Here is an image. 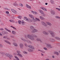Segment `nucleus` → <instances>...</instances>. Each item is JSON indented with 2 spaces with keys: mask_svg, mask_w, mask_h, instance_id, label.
<instances>
[{
  "mask_svg": "<svg viewBox=\"0 0 60 60\" xmlns=\"http://www.w3.org/2000/svg\"><path fill=\"white\" fill-rule=\"evenodd\" d=\"M24 37L26 39H27L29 38V39L31 40L32 41H34L35 40V38L34 37L37 38V36L33 34H28L27 35H24Z\"/></svg>",
  "mask_w": 60,
  "mask_h": 60,
  "instance_id": "f257e3e1",
  "label": "nucleus"
},
{
  "mask_svg": "<svg viewBox=\"0 0 60 60\" xmlns=\"http://www.w3.org/2000/svg\"><path fill=\"white\" fill-rule=\"evenodd\" d=\"M48 32L50 33V34L51 35V36L52 37H54L55 36V35H56V34L54 33V32L50 30H49L48 31Z\"/></svg>",
  "mask_w": 60,
  "mask_h": 60,
  "instance_id": "f03ea898",
  "label": "nucleus"
},
{
  "mask_svg": "<svg viewBox=\"0 0 60 60\" xmlns=\"http://www.w3.org/2000/svg\"><path fill=\"white\" fill-rule=\"evenodd\" d=\"M21 39L23 41H26L28 43H30L31 44H32V42L29 40H26L25 39H24V38H21Z\"/></svg>",
  "mask_w": 60,
  "mask_h": 60,
  "instance_id": "7ed1b4c3",
  "label": "nucleus"
},
{
  "mask_svg": "<svg viewBox=\"0 0 60 60\" xmlns=\"http://www.w3.org/2000/svg\"><path fill=\"white\" fill-rule=\"evenodd\" d=\"M5 55L7 57H9L10 59H11V58L13 57V56L12 55H11L9 53H6Z\"/></svg>",
  "mask_w": 60,
  "mask_h": 60,
  "instance_id": "20e7f679",
  "label": "nucleus"
},
{
  "mask_svg": "<svg viewBox=\"0 0 60 60\" xmlns=\"http://www.w3.org/2000/svg\"><path fill=\"white\" fill-rule=\"evenodd\" d=\"M46 47L48 49H51L53 48V46H51V45L49 43L46 44Z\"/></svg>",
  "mask_w": 60,
  "mask_h": 60,
  "instance_id": "39448f33",
  "label": "nucleus"
},
{
  "mask_svg": "<svg viewBox=\"0 0 60 60\" xmlns=\"http://www.w3.org/2000/svg\"><path fill=\"white\" fill-rule=\"evenodd\" d=\"M29 16L31 18L33 19L32 21L33 22H36V19H34V16H33V15L30 14L29 15Z\"/></svg>",
  "mask_w": 60,
  "mask_h": 60,
  "instance_id": "423d86ee",
  "label": "nucleus"
},
{
  "mask_svg": "<svg viewBox=\"0 0 60 60\" xmlns=\"http://www.w3.org/2000/svg\"><path fill=\"white\" fill-rule=\"evenodd\" d=\"M38 32V30L35 29H34L32 30L31 33H34L35 32Z\"/></svg>",
  "mask_w": 60,
  "mask_h": 60,
  "instance_id": "0eeeda50",
  "label": "nucleus"
},
{
  "mask_svg": "<svg viewBox=\"0 0 60 60\" xmlns=\"http://www.w3.org/2000/svg\"><path fill=\"white\" fill-rule=\"evenodd\" d=\"M41 23L44 26H47V24L46 23L43 22H42Z\"/></svg>",
  "mask_w": 60,
  "mask_h": 60,
  "instance_id": "6e6552de",
  "label": "nucleus"
},
{
  "mask_svg": "<svg viewBox=\"0 0 60 60\" xmlns=\"http://www.w3.org/2000/svg\"><path fill=\"white\" fill-rule=\"evenodd\" d=\"M11 11L13 12L14 13H15V14H16L17 13V11L14 10V9H12L11 10Z\"/></svg>",
  "mask_w": 60,
  "mask_h": 60,
  "instance_id": "1a4fd4ad",
  "label": "nucleus"
},
{
  "mask_svg": "<svg viewBox=\"0 0 60 60\" xmlns=\"http://www.w3.org/2000/svg\"><path fill=\"white\" fill-rule=\"evenodd\" d=\"M49 40L50 41L52 42H54V41H55V39L52 38H49Z\"/></svg>",
  "mask_w": 60,
  "mask_h": 60,
  "instance_id": "9d476101",
  "label": "nucleus"
},
{
  "mask_svg": "<svg viewBox=\"0 0 60 60\" xmlns=\"http://www.w3.org/2000/svg\"><path fill=\"white\" fill-rule=\"evenodd\" d=\"M51 12L52 15H55V12L54 10H51Z\"/></svg>",
  "mask_w": 60,
  "mask_h": 60,
  "instance_id": "9b49d317",
  "label": "nucleus"
},
{
  "mask_svg": "<svg viewBox=\"0 0 60 60\" xmlns=\"http://www.w3.org/2000/svg\"><path fill=\"white\" fill-rule=\"evenodd\" d=\"M19 46L21 49H23V46H24V45L22 43L20 44Z\"/></svg>",
  "mask_w": 60,
  "mask_h": 60,
  "instance_id": "f8f14e48",
  "label": "nucleus"
},
{
  "mask_svg": "<svg viewBox=\"0 0 60 60\" xmlns=\"http://www.w3.org/2000/svg\"><path fill=\"white\" fill-rule=\"evenodd\" d=\"M26 6L27 8H29V9H31V6L28 5L27 4H26Z\"/></svg>",
  "mask_w": 60,
  "mask_h": 60,
  "instance_id": "ddd939ff",
  "label": "nucleus"
},
{
  "mask_svg": "<svg viewBox=\"0 0 60 60\" xmlns=\"http://www.w3.org/2000/svg\"><path fill=\"white\" fill-rule=\"evenodd\" d=\"M43 33L45 35H48L49 34V33L48 32H46L45 31H43Z\"/></svg>",
  "mask_w": 60,
  "mask_h": 60,
  "instance_id": "4468645a",
  "label": "nucleus"
},
{
  "mask_svg": "<svg viewBox=\"0 0 60 60\" xmlns=\"http://www.w3.org/2000/svg\"><path fill=\"white\" fill-rule=\"evenodd\" d=\"M41 9H42V10H44V11H47V10H46V9L45 8L43 7H41Z\"/></svg>",
  "mask_w": 60,
  "mask_h": 60,
  "instance_id": "2eb2a0df",
  "label": "nucleus"
},
{
  "mask_svg": "<svg viewBox=\"0 0 60 60\" xmlns=\"http://www.w3.org/2000/svg\"><path fill=\"white\" fill-rule=\"evenodd\" d=\"M46 23L47 25H49V26H52V24H51L49 22H46Z\"/></svg>",
  "mask_w": 60,
  "mask_h": 60,
  "instance_id": "dca6fc26",
  "label": "nucleus"
},
{
  "mask_svg": "<svg viewBox=\"0 0 60 60\" xmlns=\"http://www.w3.org/2000/svg\"><path fill=\"white\" fill-rule=\"evenodd\" d=\"M4 41L5 42H6V43H8V44H10H10H11V43L9 41H8L7 40H4Z\"/></svg>",
  "mask_w": 60,
  "mask_h": 60,
  "instance_id": "f3484780",
  "label": "nucleus"
},
{
  "mask_svg": "<svg viewBox=\"0 0 60 60\" xmlns=\"http://www.w3.org/2000/svg\"><path fill=\"white\" fill-rule=\"evenodd\" d=\"M55 39L57 40H60V38L58 37H56Z\"/></svg>",
  "mask_w": 60,
  "mask_h": 60,
  "instance_id": "a211bd4d",
  "label": "nucleus"
},
{
  "mask_svg": "<svg viewBox=\"0 0 60 60\" xmlns=\"http://www.w3.org/2000/svg\"><path fill=\"white\" fill-rule=\"evenodd\" d=\"M17 55L18 56H19L20 57H22L23 56L20 53H18L17 54Z\"/></svg>",
  "mask_w": 60,
  "mask_h": 60,
  "instance_id": "6ab92c4d",
  "label": "nucleus"
},
{
  "mask_svg": "<svg viewBox=\"0 0 60 60\" xmlns=\"http://www.w3.org/2000/svg\"><path fill=\"white\" fill-rule=\"evenodd\" d=\"M28 50L29 52H33L34 51V50L32 49H28Z\"/></svg>",
  "mask_w": 60,
  "mask_h": 60,
  "instance_id": "aec40b11",
  "label": "nucleus"
},
{
  "mask_svg": "<svg viewBox=\"0 0 60 60\" xmlns=\"http://www.w3.org/2000/svg\"><path fill=\"white\" fill-rule=\"evenodd\" d=\"M13 5L15 6H19V4H18L16 3H14L13 4Z\"/></svg>",
  "mask_w": 60,
  "mask_h": 60,
  "instance_id": "412c9836",
  "label": "nucleus"
},
{
  "mask_svg": "<svg viewBox=\"0 0 60 60\" xmlns=\"http://www.w3.org/2000/svg\"><path fill=\"white\" fill-rule=\"evenodd\" d=\"M40 18L41 19H42V20H44L45 19V18L42 16H40Z\"/></svg>",
  "mask_w": 60,
  "mask_h": 60,
  "instance_id": "4be33fe9",
  "label": "nucleus"
},
{
  "mask_svg": "<svg viewBox=\"0 0 60 60\" xmlns=\"http://www.w3.org/2000/svg\"><path fill=\"white\" fill-rule=\"evenodd\" d=\"M6 31H2L1 32V33L2 34H6Z\"/></svg>",
  "mask_w": 60,
  "mask_h": 60,
  "instance_id": "5701e85b",
  "label": "nucleus"
},
{
  "mask_svg": "<svg viewBox=\"0 0 60 60\" xmlns=\"http://www.w3.org/2000/svg\"><path fill=\"white\" fill-rule=\"evenodd\" d=\"M12 34H13L14 35H15L16 34V32L14 31H12Z\"/></svg>",
  "mask_w": 60,
  "mask_h": 60,
  "instance_id": "b1692460",
  "label": "nucleus"
},
{
  "mask_svg": "<svg viewBox=\"0 0 60 60\" xmlns=\"http://www.w3.org/2000/svg\"><path fill=\"white\" fill-rule=\"evenodd\" d=\"M30 28L31 30H33V29H34V27L33 26H31L30 27Z\"/></svg>",
  "mask_w": 60,
  "mask_h": 60,
  "instance_id": "393cba45",
  "label": "nucleus"
},
{
  "mask_svg": "<svg viewBox=\"0 0 60 60\" xmlns=\"http://www.w3.org/2000/svg\"><path fill=\"white\" fill-rule=\"evenodd\" d=\"M31 12H32V13H33L34 14H37V13L36 12H34L33 11H31Z\"/></svg>",
  "mask_w": 60,
  "mask_h": 60,
  "instance_id": "a878e982",
  "label": "nucleus"
},
{
  "mask_svg": "<svg viewBox=\"0 0 60 60\" xmlns=\"http://www.w3.org/2000/svg\"><path fill=\"white\" fill-rule=\"evenodd\" d=\"M13 45L15 46L16 47H17L18 46V45L15 43H13Z\"/></svg>",
  "mask_w": 60,
  "mask_h": 60,
  "instance_id": "bb28decb",
  "label": "nucleus"
},
{
  "mask_svg": "<svg viewBox=\"0 0 60 60\" xmlns=\"http://www.w3.org/2000/svg\"><path fill=\"white\" fill-rule=\"evenodd\" d=\"M54 54H56L57 56H58V55H59V53H58V52H54Z\"/></svg>",
  "mask_w": 60,
  "mask_h": 60,
  "instance_id": "cd10ccee",
  "label": "nucleus"
},
{
  "mask_svg": "<svg viewBox=\"0 0 60 60\" xmlns=\"http://www.w3.org/2000/svg\"><path fill=\"white\" fill-rule=\"evenodd\" d=\"M24 19H25V20H26V21H29V20L28 19H27V17H24Z\"/></svg>",
  "mask_w": 60,
  "mask_h": 60,
  "instance_id": "c85d7f7f",
  "label": "nucleus"
},
{
  "mask_svg": "<svg viewBox=\"0 0 60 60\" xmlns=\"http://www.w3.org/2000/svg\"><path fill=\"white\" fill-rule=\"evenodd\" d=\"M21 22H22L21 23L22 25H25V22H24V21L22 20V21Z\"/></svg>",
  "mask_w": 60,
  "mask_h": 60,
  "instance_id": "c756f323",
  "label": "nucleus"
},
{
  "mask_svg": "<svg viewBox=\"0 0 60 60\" xmlns=\"http://www.w3.org/2000/svg\"><path fill=\"white\" fill-rule=\"evenodd\" d=\"M39 11L40 13L41 14H42L43 13H44V12L42 10H40Z\"/></svg>",
  "mask_w": 60,
  "mask_h": 60,
  "instance_id": "7c9ffc66",
  "label": "nucleus"
},
{
  "mask_svg": "<svg viewBox=\"0 0 60 60\" xmlns=\"http://www.w3.org/2000/svg\"><path fill=\"white\" fill-rule=\"evenodd\" d=\"M18 23L20 25L21 23V21L20 20H19L18 21Z\"/></svg>",
  "mask_w": 60,
  "mask_h": 60,
  "instance_id": "2f4dec72",
  "label": "nucleus"
},
{
  "mask_svg": "<svg viewBox=\"0 0 60 60\" xmlns=\"http://www.w3.org/2000/svg\"><path fill=\"white\" fill-rule=\"evenodd\" d=\"M51 3L52 4H54V1L53 0H51Z\"/></svg>",
  "mask_w": 60,
  "mask_h": 60,
  "instance_id": "473e14b6",
  "label": "nucleus"
},
{
  "mask_svg": "<svg viewBox=\"0 0 60 60\" xmlns=\"http://www.w3.org/2000/svg\"><path fill=\"white\" fill-rule=\"evenodd\" d=\"M19 5L20 6H21V7L23 6V5L22 3H20L19 4Z\"/></svg>",
  "mask_w": 60,
  "mask_h": 60,
  "instance_id": "72a5a7b5",
  "label": "nucleus"
},
{
  "mask_svg": "<svg viewBox=\"0 0 60 60\" xmlns=\"http://www.w3.org/2000/svg\"><path fill=\"white\" fill-rule=\"evenodd\" d=\"M41 16H43V17H45L46 15H45V14L43 13L42 14Z\"/></svg>",
  "mask_w": 60,
  "mask_h": 60,
  "instance_id": "f704fd0d",
  "label": "nucleus"
},
{
  "mask_svg": "<svg viewBox=\"0 0 60 60\" xmlns=\"http://www.w3.org/2000/svg\"><path fill=\"white\" fill-rule=\"evenodd\" d=\"M16 52L17 53H18V54H20V51L19 50H17Z\"/></svg>",
  "mask_w": 60,
  "mask_h": 60,
  "instance_id": "c9c22d12",
  "label": "nucleus"
},
{
  "mask_svg": "<svg viewBox=\"0 0 60 60\" xmlns=\"http://www.w3.org/2000/svg\"><path fill=\"white\" fill-rule=\"evenodd\" d=\"M9 21H10V22H14V20H9Z\"/></svg>",
  "mask_w": 60,
  "mask_h": 60,
  "instance_id": "e433bc0d",
  "label": "nucleus"
},
{
  "mask_svg": "<svg viewBox=\"0 0 60 60\" xmlns=\"http://www.w3.org/2000/svg\"><path fill=\"white\" fill-rule=\"evenodd\" d=\"M55 18L56 19H60V17L59 16H56Z\"/></svg>",
  "mask_w": 60,
  "mask_h": 60,
  "instance_id": "4c0bfd02",
  "label": "nucleus"
},
{
  "mask_svg": "<svg viewBox=\"0 0 60 60\" xmlns=\"http://www.w3.org/2000/svg\"><path fill=\"white\" fill-rule=\"evenodd\" d=\"M0 48H3V45L2 44H0Z\"/></svg>",
  "mask_w": 60,
  "mask_h": 60,
  "instance_id": "58836bf2",
  "label": "nucleus"
},
{
  "mask_svg": "<svg viewBox=\"0 0 60 60\" xmlns=\"http://www.w3.org/2000/svg\"><path fill=\"white\" fill-rule=\"evenodd\" d=\"M31 49L33 50V49H34V47L32 46V47H31Z\"/></svg>",
  "mask_w": 60,
  "mask_h": 60,
  "instance_id": "ea45409f",
  "label": "nucleus"
},
{
  "mask_svg": "<svg viewBox=\"0 0 60 60\" xmlns=\"http://www.w3.org/2000/svg\"><path fill=\"white\" fill-rule=\"evenodd\" d=\"M41 52H42V53H45V51L42 50L41 51Z\"/></svg>",
  "mask_w": 60,
  "mask_h": 60,
  "instance_id": "a19ab883",
  "label": "nucleus"
},
{
  "mask_svg": "<svg viewBox=\"0 0 60 60\" xmlns=\"http://www.w3.org/2000/svg\"><path fill=\"white\" fill-rule=\"evenodd\" d=\"M18 18H19V19H21V18H22V17H20V16H19L18 17Z\"/></svg>",
  "mask_w": 60,
  "mask_h": 60,
  "instance_id": "79ce46f5",
  "label": "nucleus"
},
{
  "mask_svg": "<svg viewBox=\"0 0 60 60\" xmlns=\"http://www.w3.org/2000/svg\"><path fill=\"white\" fill-rule=\"evenodd\" d=\"M32 46L31 45H29L28 46V47H29L30 48V49H31V48H32Z\"/></svg>",
  "mask_w": 60,
  "mask_h": 60,
  "instance_id": "37998d69",
  "label": "nucleus"
},
{
  "mask_svg": "<svg viewBox=\"0 0 60 60\" xmlns=\"http://www.w3.org/2000/svg\"><path fill=\"white\" fill-rule=\"evenodd\" d=\"M23 52V53H24V54H27V52H26L25 51H24Z\"/></svg>",
  "mask_w": 60,
  "mask_h": 60,
  "instance_id": "c03bdc74",
  "label": "nucleus"
},
{
  "mask_svg": "<svg viewBox=\"0 0 60 60\" xmlns=\"http://www.w3.org/2000/svg\"><path fill=\"white\" fill-rule=\"evenodd\" d=\"M6 14H9V12L8 11H6Z\"/></svg>",
  "mask_w": 60,
  "mask_h": 60,
  "instance_id": "a18cd8bd",
  "label": "nucleus"
},
{
  "mask_svg": "<svg viewBox=\"0 0 60 60\" xmlns=\"http://www.w3.org/2000/svg\"><path fill=\"white\" fill-rule=\"evenodd\" d=\"M56 10H58V11H60V8H56Z\"/></svg>",
  "mask_w": 60,
  "mask_h": 60,
  "instance_id": "49530a36",
  "label": "nucleus"
},
{
  "mask_svg": "<svg viewBox=\"0 0 60 60\" xmlns=\"http://www.w3.org/2000/svg\"><path fill=\"white\" fill-rule=\"evenodd\" d=\"M35 19H36L37 20H38V21H40V19H39V18H36Z\"/></svg>",
  "mask_w": 60,
  "mask_h": 60,
  "instance_id": "de8ad7c7",
  "label": "nucleus"
},
{
  "mask_svg": "<svg viewBox=\"0 0 60 60\" xmlns=\"http://www.w3.org/2000/svg\"><path fill=\"white\" fill-rule=\"evenodd\" d=\"M40 39H39V38H37L36 39V40L37 41H39Z\"/></svg>",
  "mask_w": 60,
  "mask_h": 60,
  "instance_id": "09e8293b",
  "label": "nucleus"
},
{
  "mask_svg": "<svg viewBox=\"0 0 60 60\" xmlns=\"http://www.w3.org/2000/svg\"><path fill=\"white\" fill-rule=\"evenodd\" d=\"M44 49H45V50H47V48L45 47H44Z\"/></svg>",
  "mask_w": 60,
  "mask_h": 60,
  "instance_id": "8fccbe9b",
  "label": "nucleus"
},
{
  "mask_svg": "<svg viewBox=\"0 0 60 60\" xmlns=\"http://www.w3.org/2000/svg\"><path fill=\"white\" fill-rule=\"evenodd\" d=\"M39 41H40V42H41V43L42 42V40H41V39H40V40H39Z\"/></svg>",
  "mask_w": 60,
  "mask_h": 60,
  "instance_id": "3c124183",
  "label": "nucleus"
},
{
  "mask_svg": "<svg viewBox=\"0 0 60 60\" xmlns=\"http://www.w3.org/2000/svg\"><path fill=\"white\" fill-rule=\"evenodd\" d=\"M4 9H5V10H9V9L7 8H4Z\"/></svg>",
  "mask_w": 60,
  "mask_h": 60,
  "instance_id": "603ef678",
  "label": "nucleus"
},
{
  "mask_svg": "<svg viewBox=\"0 0 60 60\" xmlns=\"http://www.w3.org/2000/svg\"><path fill=\"white\" fill-rule=\"evenodd\" d=\"M0 54H2V55L4 54V53L2 52H0Z\"/></svg>",
  "mask_w": 60,
  "mask_h": 60,
  "instance_id": "864d4df0",
  "label": "nucleus"
},
{
  "mask_svg": "<svg viewBox=\"0 0 60 60\" xmlns=\"http://www.w3.org/2000/svg\"><path fill=\"white\" fill-rule=\"evenodd\" d=\"M10 37H11V38H13L14 37V36H12V35H11L10 36Z\"/></svg>",
  "mask_w": 60,
  "mask_h": 60,
  "instance_id": "5fc2aeb1",
  "label": "nucleus"
},
{
  "mask_svg": "<svg viewBox=\"0 0 60 60\" xmlns=\"http://www.w3.org/2000/svg\"><path fill=\"white\" fill-rule=\"evenodd\" d=\"M0 30H1V31H3L4 30V29L3 28H1L0 29Z\"/></svg>",
  "mask_w": 60,
  "mask_h": 60,
  "instance_id": "6e6d98bb",
  "label": "nucleus"
},
{
  "mask_svg": "<svg viewBox=\"0 0 60 60\" xmlns=\"http://www.w3.org/2000/svg\"><path fill=\"white\" fill-rule=\"evenodd\" d=\"M25 45L26 47H27V46H28V45H27V44H26V43H25Z\"/></svg>",
  "mask_w": 60,
  "mask_h": 60,
  "instance_id": "4d7b16f0",
  "label": "nucleus"
},
{
  "mask_svg": "<svg viewBox=\"0 0 60 60\" xmlns=\"http://www.w3.org/2000/svg\"><path fill=\"white\" fill-rule=\"evenodd\" d=\"M5 29L7 31H8V29H7V28H5Z\"/></svg>",
  "mask_w": 60,
  "mask_h": 60,
  "instance_id": "13d9d810",
  "label": "nucleus"
},
{
  "mask_svg": "<svg viewBox=\"0 0 60 60\" xmlns=\"http://www.w3.org/2000/svg\"><path fill=\"white\" fill-rule=\"evenodd\" d=\"M13 29H14V30H17V29L15 27H13Z\"/></svg>",
  "mask_w": 60,
  "mask_h": 60,
  "instance_id": "bf43d9fd",
  "label": "nucleus"
},
{
  "mask_svg": "<svg viewBox=\"0 0 60 60\" xmlns=\"http://www.w3.org/2000/svg\"><path fill=\"white\" fill-rule=\"evenodd\" d=\"M8 32H9V33H11V31L9 30H8Z\"/></svg>",
  "mask_w": 60,
  "mask_h": 60,
  "instance_id": "052dcab7",
  "label": "nucleus"
},
{
  "mask_svg": "<svg viewBox=\"0 0 60 60\" xmlns=\"http://www.w3.org/2000/svg\"><path fill=\"white\" fill-rule=\"evenodd\" d=\"M29 20V22H32V20L29 19V20Z\"/></svg>",
  "mask_w": 60,
  "mask_h": 60,
  "instance_id": "680f3d73",
  "label": "nucleus"
},
{
  "mask_svg": "<svg viewBox=\"0 0 60 60\" xmlns=\"http://www.w3.org/2000/svg\"><path fill=\"white\" fill-rule=\"evenodd\" d=\"M7 16H10V14H7Z\"/></svg>",
  "mask_w": 60,
  "mask_h": 60,
  "instance_id": "e2e57ef3",
  "label": "nucleus"
},
{
  "mask_svg": "<svg viewBox=\"0 0 60 60\" xmlns=\"http://www.w3.org/2000/svg\"><path fill=\"white\" fill-rule=\"evenodd\" d=\"M11 18H12V19H15V18H14V17H11Z\"/></svg>",
  "mask_w": 60,
  "mask_h": 60,
  "instance_id": "0e129e2a",
  "label": "nucleus"
},
{
  "mask_svg": "<svg viewBox=\"0 0 60 60\" xmlns=\"http://www.w3.org/2000/svg\"><path fill=\"white\" fill-rule=\"evenodd\" d=\"M13 41H14V42H15V39H13Z\"/></svg>",
  "mask_w": 60,
  "mask_h": 60,
  "instance_id": "69168bd1",
  "label": "nucleus"
},
{
  "mask_svg": "<svg viewBox=\"0 0 60 60\" xmlns=\"http://www.w3.org/2000/svg\"><path fill=\"white\" fill-rule=\"evenodd\" d=\"M3 38H4V39H5V38H6V37L5 36H4L3 37Z\"/></svg>",
  "mask_w": 60,
  "mask_h": 60,
  "instance_id": "338daca9",
  "label": "nucleus"
},
{
  "mask_svg": "<svg viewBox=\"0 0 60 60\" xmlns=\"http://www.w3.org/2000/svg\"><path fill=\"white\" fill-rule=\"evenodd\" d=\"M6 34H8V32L6 31Z\"/></svg>",
  "mask_w": 60,
  "mask_h": 60,
  "instance_id": "774afa93",
  "label": "nucleus"
}]
</instances>
